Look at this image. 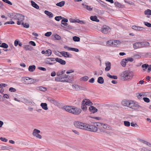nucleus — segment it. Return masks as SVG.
<instances>
[{
    "label": "nucleus",
    "mask_w": 151,
    "mask_h": 151,
    "mask_svg": "<svg viewBox=\"0 0 151 151\" xmlns=\"http://www.w3.org/2000/svg\"><path fill=\"white\" fill-rule=\"evenodd\" d=\"M63 108L67 112L75 115H78L81 112L80 109L73 106H64Z\"/></svg>",
    "instance_id": "1"
},
{
    "label": "nucleus",
    "mask_w": 151,
    "mask_h": 151,
    "mask_svg": "<svg viewBox=\"0 0 151 151\" xmlns=\"http://www.w3.org/2000/svg\"><path fill=\"white\" fill-rule=\"evenodd\" d=\"M121 76L124 80H129L132 78L133 74L132 71L126 70L123 72L121 73Z\"/></svg>",
    "instance_id": "2"
},
{
    "label": "nucleus",
    "mask_w": 151,
    "mask_h": 151,
    "mask_svg": "<svg viewBox=\"0 0 151 151\" xmlns=\"http://www.w3.org/2000/svg\"><path fill=\"white\" fill-rule=\"evenodd\" d=\"M131 102L130 107V108L135 110H136L138 109H142L143 107L140 106L137 102L132 100Z\"/></svg>",
    "instance_id": "3"
},
{
    "label": "nucleus",
    "mask_w": 151,
    "mask_h": 151,
    "mask_svg": "<svg viewBox=\"0 0 151 151\" xmlns=\"http://www.w3.org/2000/svg\"><path fill=\"white\" fill-rule=\"evenodd\" d=\"M120 42V41L118 40H111L108 41L106 43V45L108 46H113L116 47Z\"/></svg>",
    "instance_id": "4"
},
{
    "label": "nucleus",
    "mask_w": 151,
    "mask_h": 151,
    "mask_svg": "<svg viewBox=\"0 0 151 151\" xmlns=\"http://www.w3.org/2000/svg\"><path fill=\"white\" fill-rule=\"evenodd\" d=\"M88 125L87 126L88 129H87L86 130L95 132L98 131V127L95 126V124L93 125L88 124Z\"/></svg>",
    "instance_id": "5"
},
{
    "label": "nucleus",
    "mask_w": 151,
    "mask_h": 151,
    "mask_svg": "<svg viewBox=\"0 0 151 151\" xmlns=\"http://www.w3.org/2000/svg\"><path fill=\"white\" fill-rule=\"evenodd\" d=\"M73 76H70L68 75H63V80H62V82H70L72 81V79Z\"/></svg>",
    "instance_id": "6"
},
{
    "label": "nucleus",
    "mask_w": 151,
    "mask_h": 151,
    "mask_svg": "<svg viewBox=\"0 0 151 151\" xmlns=\"http://www.w3.org/2000/svg\"><path fill=\"white\" fill-rule=\"evenodd\" d=\"M111 30L110 28L106 25H104L101 29V31L105 34L108 33L110 32Z\"/></svg>",
    "instance_id": "7"
},
{
    "label": "nucleus",
    "mask_w": 151,
    "mask_h": 151,
    "mask_svg": "<svg viewBox=\"0 0 151 151\" xmlns=\"http://www.w3.org/2000/svg\"><path fill=\"white\" fill-rule=\"evenodd\" d=\"M40 131L37 129H35L33 130L32 134L34 136H35L37 138L41 139L42 138V136L39 134L40 133Z\"/></svg>",
    "instance_id": "8"
},
{
    "label": "nucleus",
    "mask_w": 151,
    "mask_h": 151,
    "mask_svg": "<svg viewBox=\"0 0 151 151\" xmlns=\"http://www.w3.org/2000/svg\"><path fill=\"white\" fill-rule=\"evenodd\" d=\"M132 100H124L122 101V104L124 106H127L130 108Z\"/></svg>",
    "instance_id": "9"
},
{
    "label": "nucleus",
    "mask_w": 151,
    "mask_h": 151,
    "mask_svg": "<svg viewBox=\"0 0 151 151\" xmlns=\"http://www.w3.org/2000/svg\"><path fill=\"white\" fill-rule=\"evenodd\" d=\"M142 42H136L133 44V47L134 49L143 48Z\"/></svg>",
    "instance_id": "10"
},
{
    "label": "nucleus",
    "mask_w": 151,
    "mask_h": 151,
    "mask_svg": "<svg viewBox=\"0 0 151 151\" xmlns=\"http://www.w3.org/2000/svg\"><path fill=\"white\" fill-rule=\"evenodd\" d=\"M68 20L67 19L63 18V19L61 21V26L64 28H67L68 24L67 22H68Z\"/></svg>",
    "instance_id": "11"
},
{
    "label": "nucleus",
    "mask_w": 151,
    "mask_h": 151,
    "mask_svg": "<svg viewBox=\"0 0 151 151\" xmlns=\"http://www.w3.org/2000/svg\"><path fill=\"white\" fill-rule=\"evenodd\" d=\"M89 110L91 114H94L98 111V109L93 106H90L89 107Z\"/></svg>",
    "instance_id": "12"
},
{
    "label": "nucleus",
    "mask_w": 151,
    "mask_h": 151,
    "mask_svg": "<svg viewBox=\"0 0 151 151\" xmlns=\"http://www.w3.org/2000/svg\"><path fill=\"white\" fill-rule=\"evenodd\" d=\"M47 100L52 104L56 105H58V102L55 99L50 97H49L47 98Z\"/></svg>",
    "instance_id": "13"
},
{
    "label": "nucleus",
    "mask_w": 151,
    "mask_h": 151,
    "mask_svg": "<svg viewBox=\"0 0 151 151\" xmlns=\"http://www.w3.org/2000/svg\"><path fill=\"white\" fill-rule=\"evenodd\" d=\"M28 80H31V81L28 82H27V84H31L35 82V80L32 78H29L28 77H26L24 79V81L26 82V81H28Z\"/></svg>",
    "instance_id": "14"
},
{
    "label": "nucleus",
    "mask_w": 151,
    "mask_h": 151,
    "mask_svg": "<svg viewBox=\"0 0 151 151\" xmlns=\"http://www.w3.org/2000/svg\"><path fill=\"white\" fill-rule=\"evenodd\" d=\"M55 60L62 65H65L66 63L65 61L58 58L55 59Z\"/></svg>",
    "instance_id": "15"
},
{
    "label": "nucleus",
    "mask_w": 151,
    "mask_h": 151,
    "mask_svg": "<svg viewBox=\"0 0 151 151\" xmlns=\"http://www.w3.org/2000/svg\"><path fill=\"white\" fill-rule=\"evenodd\" d=\"M132 29L139 31H143L145 30V29L142 27H140L137 26H133L132 27Z\"/></svg>",
    "instance_id": "16"
},
{
    "label": "nucleus",
    "mask_w": 151,
    "mask_h": 151,
    "mask_svg": "<svg viewBox=\"0 0 151 151\" xmlns=\"http://www.w3.org/2000/svg\"><path fill=\"white\" fill-rule=\"evenodd\" d=\"M81 127L80 129H82L83 130H86L87 129H88V127L87 126L88 125V124L85 123H83L81 122Z\"/></svg>",
    "instance_id": "17"
},
{
    "label": "nucleus",
    "mask_w": 151,
    "mask_h": 151,
    "mask_svg": "<svg viewBox=\"0 0 151 151\" xmlns=\"http://www.w3.org/2000/svg\"><path fill=\"white\" fill-rule=\"evenodd\" d=\"M85 100H83L82 102L81 108L82 110L84 111H86L87 109L86 105L84 103Z\"/></svg>",
    "instance_id": "18"
},
{
    "label": "nucleus",
    "mask_w": 151,
    "mask_h": 151,
    "mask_svg": "<svg viewBox=\"0 0 151 151\" xmlns=\"http://www.w3.org/2000/svg\"><path fill=\"white\" fill-rule=\"evenodd\" d=\"M81 122L78 121H75L74 122V126L80 129L81 128Z\"/></svg>",
    "instance_id": "19"
},
{
    "label": "nucleus",
    "mask_w": 151,
    "mask_h": 151,
    "mask_svg": "<svg viewBox=\"0 0 151 151\" xmlns=\"http://www.w3.org/2000/svg\"><path fill=\"white\" fill-rule=\"evenodd\" d=\"M114 5L115 6L119 8H123L124 6V5L122 4L121 3L118 2L117 1L115 2L114 3Z\"/></svg>",
    "instance_id": "20"
},
{
    "label": "nucleus",
    "mask_w": 151,
    "mask_h": 151,
    "mask_svg": "<svg viewBox=\"0 0 151 151\" xmlns=\"http://www.w3.org/2000/svg\"><path fill=\"white\" fill-rule=\"evenodd\" d=\"M106 67L105 68V70L106 71H109L110 68L111 67V64L109 62H108L105 63Z\"/></svg>",
    "instance_id": "21"
},
{
    "label": "nucleus",
    "mask_w": 151,
    "mask_h": 151,
    "mask_svg": "<svg viewBox=\"0 0 151 151\" xmlns=\"http://www.w3.org/2000/svg\"><path fill=\"white\" fill-rule=\"evenodd\" d=\"M98 2L100 4L101 6L105 8H107V6L108 5L106 3L101 0L99 1Z\"/></svg>",
    "instance_id": "22"
},
{
    "label": "nucleus",
    "mask_w": 151,
    "mask_h": 151,
    "mask_svg": "<svg viewBox=\"0 0 151 151\" xmlns=\"http://www.w3.org/2000/svg\"><path fill=\"white\" fill-rule=\"evenodd\" d=\"M31 3L32 6L37 9H39V6L34 1H31Z\"/></svg>",
    "instance_id": "23"
},
{
    "label": "nucleus",
    "mask_w": 151,
    "mask_h": 151,
    "mask_svg": "<svg viewBox=\"0 0 151 151\" xmlns=\"http://www.w3.org/2000/svg\"><path fill=\"white\" fill-rule=\"evenodd\" d=\"M18 17H17V20L22 21H23L24 20V15L18 14Z\"/></svg>",
    "instance_id": "24"
},
{
    "label": "nucleus",
    "mask_w": 151,
    "mask_h": 151,
    "mask_svg": "<svg viewBox=\"0 0 151 151\" xmlns=\"http://www.w3.org/2000/svg\"><path fill=\"white\" fill-rule=\"evenodd\" d=\"M90 19L92 21H95L98 22L99 21V20L98 19L96 16H91L90 17Z\"/></svg>",
    "instance_id": "25"
},
{
    "label": "nucleus",
    "mask_w": 151,
    "mask_h": 151,
    "mask_svg": "<svg viewBox=\"0 0 151 151\" xmlns=\"http://www.w3.org/2000/svg\"><path fill=\"white\" fill-rule=\"evenodd\" d=\"M40 106L43 109L45 110H47L48 109L47 104L46 103H41L40 104Z\"/></svg>",
    "instance_id": "26"
},
{
    "label": "nucleus",
    "mask_w": 151,
    "mask_h": 151,
    "mask_svg": "<svg viewBox=\"0 0 151 151\" xmlns=\"http://www.w3.org/2000/svg\"><path fill=\"white\" fill-rule=\"evenodd\" d=\"M23 47L26 50H32V47L30 45H25L23 46Z\"/></svg>",
    "instance_id": "27"
},
{
    "label": "nucleus",
    "mask_w": 151,
    "mask_h": 151,
    "mask_svg": "<svg viewBox=\"0 0 151 151\" xmlns=\"http://www.w3.org/2000/svg\"><path fill=\"white\" fill-rule=\"evenodd\" d=\"M82 4L84 8L86 9L89 11H91L93 9V8H91V6H90L87 5H85L84 3H82Z\"/></svg>",
    "instance_id": "28"
},
{
    "label": "nucleus",
    "mask_w": 151,
    "mask_h": 151,
    "mask_svg": "<svg viewBox=\"0 0 151 151\" xmlns=\"http://www.w3.org/2000/svg\"><path fill=\"white\" fill-rule=\"evenodd\" d=\"M36 66L35 65H30L28 68L30 72H33L35 70Z\"/></svg>",
    "instance_id": "29"
},
{
    "label": "nucleus",
    "mask_w": 151,
    "mask_h": 151,
    "mask_svg": "<svg viewBox=\"0 0 151 151\" xmlns=\"http://www.w3.org/2000/svg\"><path fill=\"white\" fill-rule=\"evenodd\" d=\"M127 59H123L121 62V64L122 66L125 67L126 66V63H127Z\"/></svg>",
    "instance_id": "30"
},
{
    "label": "nucleus",
    "mask_w": 151,
    "mask_h": 151,
    "mask_svg": "<svg viewBox=\"0 0 151 151\" xmlns=\"http://www.w3.org/2000/svg\"><path fill=\"white\" fill-rule=\"evenodd\" d=\"M98 82L100 84H102L104 82V79L102 77H99L98 78Z\"/></svg>",
    "instance_id": "31"
},
{
    "label": "nucleus",
    "mask_w": 151,
    "mask_h": 151,
    "mask_svg": "<svg viewBox=\"0 0 151 151\" xmlns=\"http://www.w3.org/2000/svg\"><path fill=\"white\" fill-rule=\"evenodd\" d=\"M45 14L49 16V17H53V14L52 13L47 10H45Z\"/></svg>",
    "instance_id": "32"
},
{
    "label": "nucleus",
    "mask_w": 151,
    "mask_h": 151,
    "mask_svg": "<svg viewBox=\"0 0 151 151\" xmlns=\"http://www.w3.org/2000/svg\"><path fill=\"white\" fill-rule=\"evenodd\" d=\"M65 2L64 1H62L59 3H57L56 4V5L58 6L61 7L64 5L65 4Z\"/></svg>",
    "instance_id": "33"
},
{
    "label": "nucleus",
    "mask_w": 151,
    "mask_h": 151,
    "mask_svg": "<svg viewBox=\"0 0 151 151\" xmlns=\"http://www.w3.org/2000/svg\"><path fill=\"white\" fill-rule=\"evenodd\" d=\"M72 88L73 89H74L76 91H79L80 90L79 86L76 85L74 84L72 85Z\"/></svg>",
    "instance_id": "34"
},
{
    "label": "nucleus",
    "mask_w": 151,
    "mask_h": 151,
    "mask_svg": "<svg viewBox=\"0 0 151 151\" xmlns=\"http://www.w3.org/2000/svg\"><path fill=\"white\" fill-rule=\"evenodd\" d=\"M107 76L111 78H112L114 79H117L118 78L117 76H111L109 73L107 74Z\"/></svg>",
    "instance_id": "35"
},
{
    "label": "nucleus",
    "mask_w": 151,
    "mask_h": 151,
    "mask_svg": "<svg viewBox=\"0 0 151 151\" xmlns=\"http://www.w3.org/2000/svg\"><path fill=\"white\" fill-rule=\"evenodd\" d=\"M142 42V46L143 48L149 46L150 45V43L148 42Z\"/></svg>",
    "instance_id": "36"
},
{
    "label": "nucleus",
    "mask_w": 151,
    "mask_h": 151,
    "mask_svg": "<svg viewBox=\"0 0 151 151\" xmlns=\"http://www.w3.org/2000/svg\"><path fill=\"white\" fill-rule=\"evenodd\" d=\"M149 66V65L147 64H144L142 65V67L143 68L144 71Z\"/></svg>",
    "instance_id": "37"
},
{
    "label": "nucleus",
    "mask_w": 151,
    "mask_h": 151,
    "mask_svg": "<svg viewBox=\"0 0 151 151\" xmlns=\"http://www.w3.org/2000/svg\"><path fill=\"white\" fill-rule=\"evenodd\" d=\"M80 90L86 91L87 89L86 86L83 85L79 86Z\"/></svg>",
    "instance_id": "38"
},
{
    "label": "nucleus",
    "mask_w": 151,
    "mask_h": 151,
    "mask_svg": "<svg viewBox=\"0 0 151 151\" xmlns=\"http://www.w3.org/2000/svg\"><path fill=\"white\" fill-rule=\"evenodd\" d=\"M52 54L51 50L50 49H48L46 50L45 54L47 56H49Z\"/></svg>",
    "instance_id": "39"
},
{
    "label": "nucleus",
    "mask_w": 151,
    "mask_h": 151,
    "mask_svg": "<svg viewBox=\"0 0 151 151\" xmlns=\"http://www.w3.org/2000/svg\"><path fill=\"white\" fill-rule=\"evenodd\" d=\"M73 39L75 42H79L80 41V38L76 36L73 37Z\"/></svg>",
    "instance_id": "40"
},
{
    "label": "nucleus",
    "mask_w": 151,
    "mask_h": 151,
    "mask_svg": "<svg viewBox=\"0 0 151 151\" xmlns=\"http://www.w3.org/2000/svg\"><path fill=\"white\" fill-rule=\"evenodd\" d=\"M65 70H62V71L60 70L57 72V74H56L57 76H60L61 75L65 73Z\"/></svg>",
    "instance_id": "41"
},
{
    "label": "nucleus",
    "mask_w": 151,
    "mask_h": 151,
    "mask_svg": "<svg viewBox=\"0 0 151 151\" xmlns=\"http://www.w3.org/2000/svg\"><path fill=\"white\" fill-rule=\"evenodd\" d=\"M22 25L24 27L27 28H28L29 27V25L28 24L26 23H24L23 21L22 22Z\"/></svg>",
    "instance_id": "42"
},
{
    "label": "nucleus",
    "mask_w": 151,
    "mask_h": 151,
    "mask_svg": "<svg viewBox=\"0 0 151 151\" xmlns=\"http://www.w3.org/2000/svg\"><path fill=\"white\" fill-rule=\"evenodd\" d=\"M72 57V55L69 52H65V56L64 57H68L71 58Z\"/></svg>",
    "instance_id": "43"
},
{
    "label": "nucleus",
    "mask_w": 151,
    "mask_h": 151,
    "mask_svg": "<svg viewBox=\"0 0 151 151\" xmlns=\"http://www.w3.org/2000/svg\"><path fill=\"white\" fill-rule=\"evenodd\" d=\"M38 88V89L39 90L43 91H45L47 90L46 88L43 86H39Z\"/></svg>",
    "instance_id": "44"
},
{
    "label": "nucleus",
    "mask_w": 151,
    "mask_h": 151,
    "mask_svg": "<svg viewBox=\"0 0 151 151\" xmlns=\"http://www.w3.org/2000/svg\"><path fill=\"white\" fill-rule=\"evenodd\" d=\"M144 13L145 15H151V10L147 9L145 11Z\"/></svg>",
    "instance_id": "45"
},
{
    "label": "nucleus",
    "mask_w": 151,
    "mask_h": 151,
    "mask_svg": "<svg viewBox=\"0 0 151 151\" xmlns=\"http://www.w3.org/2000/svg\"><path fill=\"white\" fill-rule=\"evenodd\" d=\"M86 99H85L84 100H86ZM84 103L87 105L91 106L93 105V103L91 102V101L89 100L88 101H85Z\"/></svg>",
    "instance_id": "46"
},
{
    "label": "nucleus",
    "mask_w": 151,
    "mask_h": 151,
    "mask_svg": "<svg viewBox=\"0 0 151 151\" xmlns=\"http://www.w3.org/2000/svg\"><path fill=\"white\" fill-rule=\"evenodd\" d=\"M0 47H1L5 48H7L8 47V45L6 43H2L1 45H0Z\"/></svg>",
    "instance_id": "47"
},
{
    "label": "nucleus",
    "mask_w": 151,
    "mask_h": 151,
    "mask_svg": "<svg viewBox=\"0 0 151 151\" xmlns=\"http://www.w3.org/2000/svg\"><path fill=\"white\" fill-rule=\"evenodd\" d=\"M88 79V77L87 76H86L82 77L80 78L81 81H87Z\"/></svg>",
    "instance_id": "48"
},
{
    "label": "nucleus",
    "mask_w": 151,
    "mask_h": 151,
    "mask_svg": "<svg viewBox=\"0 0 151 151\" xmlns=\"http://www.w3.org/2000/svg\"><path fill=\"white\" fill-rule=\"evenodd\" d=\"M63 17H62L61 16H56L55 17V19L56 21H59L62 19H63Z\"/></svg>",
    "instance_id": "49"
},
{
    "label": "nucleus",
    "mask_w": 151,
    "mask_h": 151,
    "mask_svg": "<svg viewBox=\"0 0 151 151\" xmlns=\"http://www.w3.org/2000/svg\"><path fill=\"white\" fill-rule=\"evenodd\" d=\"M141 141H142V142L144 143L147 145L148 146L150 147H151V144L149 142L142 140H141Z\"/></svg>",
    "instance_id": "50"
},
{
    "label": "nucleus",
    "mask_w": 151,
    "mask_h": 151,
    "mask_svg": "<svg viewBox=\"0 0 151 151\" xmlns=\"http://www.w3.org/2000/svg\"><path fill=\"white\" fill-rule=\"evenodd\" d=\"M124 125L126 127H129L130 126V123L129 122L127 121H124Z\"/></svg>",
    "instance_id": "51"
},
{
    "label": "nucleus",
    "mask_w": 151,
    "mask_h": 151,
    "mask_svg": "<svg viewBox=\"0 0 151 151\" xmlns=\"http://www.w3.org/2000/svg\"><path fill=\"white\" fill-rule=\"evenodd\" d=\"M69 49H70L69 50H70L75 51L76 52H78L79 51V50L78 49L76 48L70 47V48H69Z\"/></svg>",
    "instance_id": "52"
},
{
    "label": "nucleus",
    "mask_w": 151,
    "mask_h": 151,
    "mask_svg": "<svg viewBox=\"0 0 151 151\" xmlns=\"http://www.w3.org/2000/svg\"><path fill=\"white\" fill-rule=\"evenodd\" d=\"M55 58H47L46 62H49L51 61H55V60H54Z\"/></svg>",
    "instance_id": "53"
},
{
    "label": "nucleus",
    "mask_w": 151,
    "mask_h": 151,
    "mask_svg": "<svg viewBox=\"0 0 151 151\" xmlns=\"http://www.w3.org/2000/svg\"><path fill=\"white\" fill-rule=\"evenodd\" d=\"M18 14L14 13L13 17H12V18L14 19L17 20V17H18Z\"/></svg>",
    "instance_id": "54"
},
{
    "label": "nucleus",
    "mask_w": 151,
    "mask_h": 151,
    "mask_svg": "<svg viewBox=\"0 0 151 151\" xmlns=\"http://www.w3.org/2000/svg\"><path fill=\"white\" fill-rule=\"evenodd\" d=\"M93 124H96V126L98 127H100V126H102L103 123L100 122H95Z\"/></svg>",
    "instance_id": "55"
},
{
    "label": "nucleus",
    "mask_w": 151,
    "mask_h": 151,
    "mask_svg": "<svg viewBox=\"0 0 151 151\" xmlns=\"http://www.w3.org/2000/svg\"><path fill=\"white\" fill-rule=\"evenodd\" d=\"M144 23L145 26H147V27H151V24L149 23L144 22Z\"/></svg>",
    "instance_id": "56"
},
{
    "label": "nucleus",
    "mask_w": 151,
    "mask_h": 151,
    "mask_svg": "<svg viewBox=\"0 0 151 151\" xmlns=\"http://www.w3.org/2000/svg\"><path fill=\"white\" fill-rule=\"evenodd\" d=\"M9 148L7 146H2L0 148V149H1V150H9Z\"/></svg>",
    "instance_id": "57"
},
{
    "label": "nucleus",
    "mask_w": 151,
    "mask_h": 151,
    "mask_svg": "<svg viewBox=\"0 0 151 151\" xmlns=\"http://www.w3.org/2000/svg\"><path fill=\"white\" fill-rule=\"evenodd\" d=\"M2 1L11 5L12 4V3L9 0H2Z\"/></svg>",
    "instance_id": "58"
},
{
    "label": "nucleus",
    "mask_w": 151,
    "mask_h": 151,
    "mask_svg": "<svg viewBox=\"0 0 151 151\" xmlns=\"http://www.w3.org/2000/svg\"><path fill=\"white\" fill-rule=\"evenodd\" d=\"M143 99L144 101L146 103H149L150 101V100L147 97H144L143 98Z\"/></svg>",
    "instance_id": "59"
},
{
    "label": "nucleus",
    "mask_w": 151,
    "mask_h": 151,
    "mask_svg": "<svg viewBox=\"0 0 151 151\" xmlns=\"http://www.w3.org/2000/svg\"><path fill=\"white\" fill-rule=\"evenodd\" d=\"M76 22L78 23L81 24H85V22L82 20H80L79 19H77Z\"/></svg>",
    "instance_id": "60"
},
{
    "label": "nucleus",
    "mask_w": 151,
    "mask_h": 151,
    "mask_svg": "<svg viewBox=\"0 0 151 151\" xmlns=\"http://www.w3.org/2000/svg\"><path fill=\"white\" fill-rule=\"evenodd\" d=\"M55 37L57 40H60L61 39V37L57 34H56L55 35Z\"/></svg>",
    "instance_id": "61"
},
{
    "label": "nucleus",
    "mask_w": 151,
    "mask_h": 151,
    "mask_svg": "<svg viewBox=\"0 0 151 151\" xmlns=\"http://www.w3.org/2000/svg\"><path fill=\"white\" fill-rule=\"evenodd\" d=\"M52 33L51 32H47L45 34V36L46 37H49L51 35Z\"/></svg>",
    "instance_id": "62"
},
{
    "label": "nucleus",
    "mask_w": 151,
    "mask_h": 151,
    "mask_svg": "<svg viewBox=\"0 0 151 151\" xmlns=\"http://www.w3.org/2000/svg\"><path fill=\"white\" fill-rule=\"evenodd\" d=\"M127 62H128V61H130V62H133L134 60V59L133 58H131V57H129V58H128L127 59Z\"/></svg>",
    "instance_id": "63"
},
{
    "label": "nucleus",
    "mask_w": 151,
    "mask_h": 151,
    "mask_svg": "<svg viewBox=\"0 0 151 151\" xmlns=\"http://www.w3.org/2000/svg\"><path fill=\"white\" fill-rule=\"evenodd\" d=\"M131 126L133 127H136L137 128L138 127V126L137 125L136 123L134 124L133 122H132L131 123Z\"/></svg>",
    "instance_id": "64"
}]
</instances>
